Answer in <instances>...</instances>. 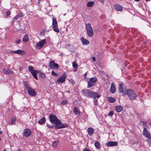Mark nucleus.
<instances>
[{
  "label": "nucleus",
  "mask_w": 151,
  "mask_h": 151,
  "mask_svg": "<svg viewBox=\"0 0 151 151\" xmlns=\"http://www.w3.org/2000/svg\"><path fill=\"white\" fill-rule=\"evenodd\" d=\"M81 92L83 95L88 98H99L101 96L98 93L93 92L90 90L87 89L82 90Z\"/></svg>",
  "instance_id": "f257e3e1"
},
{
  "label": "nucleus",
  "mask_w": 151,
  "mask_h": 151,
  "mask_svg": "<svg viewBox=\"0 0 151 151\" xmlns=\"http://www.w3.org/2000/svg\"><path fill=\"white\" fill-rule=\"evenodd\" d=\"M85 26L88 36L89 37H92L94 35V32L91 24L89 23L86 24Z\"/></svg>",
  "instance_id": "f03ea898"
},
{
  "label": "nucleus",
  "mask_w": 151,
  "mask_h": 151,
  "mask_svg": "<svg viewBox=\"0 0 151 151\" xmlns=\"http://www.w3.org/2000/svg\"><path fill=\"white\" fill-rule=\"evenodd\" d=\"M126 95L131 100L135 99L137 96V94L131 89H128L127 90Z\"/></svg>",
  "instance_id": "7ed1b4c3"
},
{
  "label": "nucleus",
  "mask_w": 151,
  "mask_h": 151,
  "mask_svg": "<svg viewBox=\"0 0 151 151\" xmlns=\"http://www.w3.org/2000/svg\"><path fill=\"white\" fill-rule=\"evenodd\" d=\"M49 119L50 121L53 124H59L60 122L56 116L51 114H49Z\"/></svg>",
  "instance_id": "20e7f679"
},
{
  "label": "nucleus",
  "mask_w": 151,
  "mask_h": 151,
  "mask_svg": "<svg viewBox=\"0 0 151 151\" xmlns=\"http://www.w3.org/2000/svg\"><path fill=\"white\" fill-rule=\"evenodd\" d=\"M52 28L53 29V31L56 32H60V30L58 29V22L56 18H53L52 19Z\"/></svg>",
  "instance_id": "39448f33"
},
{
  "label": "nucleus",
  "mask_w": 151,
  "mask_h": 151,
  "mask_svg": "<svg viewBox=\"0 0 151 151\" xmlns=\"http://www.w3.org/2000/svg\"><path fill=\"white\" fill-rule=\"evenodd\" d=\"M118 89L119 92L122 93L123 95L124 96L126 95L127 89V88L123 83H119Z\"/></svg>",
  "instance_id": "423d86ee"
},
{
  "label": "nucleus",
  "mask_w": 151,
  "mask_h": 151,
  "mask_svg": "<svg viewBox=\"0 0 151 151\" xmlns=\"http://www.w3.org/2000/svg\"><path fill=\"white\" fill-rule=\"evenodd\" d=\"M97 80V79L96 77H92L90 78L88 82V88H90L93 87L95 85Z\"/></svg>",
  "instance_id": "0eeeda50"
},
{
  "label": "nucleus",
  "mask_w": 151,
  "mask_h": 151,
  "mask_svg": "<svg viewBox=\"0 0 151 151\" xmlns=\"http://www.w3.org/2000/svg\"><path fill=\"white\" fill-rule=\"evenodd\" d=\"M28 70L31 73L34 78L36 80H38L37 73L39 72L36 70H33V67L31 66H28Z\"/></svg>",
  "instance_id": "6e6552de"
},
{
  "label": "nucleus",
  "mask_w": 151,
  "mask_h": 151,
  "mask_svg": "<svg viewBox=\"0 0 151 151\" xmlns=\"http://www.w3.org/2000/svg\"><path fill=\"white\" fill-rule=\"evenodd\" d=\"M48 66L50 69L58 70L59 68V65L56 63L54 60H51L48 63Z\"/></svg>",
  "instance_id": "1a4fd4ad"
},
{
  "label": "nucleus",
  "mask_w": 151,
  "mask_h": 151,
  "mask_svg": "<svg viewBox=\"0 0 151 151\" xmlns=\"http://www.w3.org/2000/svg\"><path fill=\"white\" fill-rule=\"evenodd\" d=\"M67 75L66 73H64L62 76L59 78L57 81V82L62 83L64 82L66 79Z\"/></svg>",
  "instance_id": "9d476101"
},
{
  "label": "nucleus",
  "mask_w": 151,
  "mask_h": 151,
  "mask_svg": "<svg viewBox=\"0 0 151 151\" xmlns=\"http://www.w3.org/2000/svg\"><path fill=\"white\" fill-rule=\"evenodd\" d=\"M142 134L145 137H147L149 139H151V134L148 131L146 128L144 127L143 128Z\"/></svg>",
  "instance_id": "9b49d317"
},
{
  "label": "nucleus",
  "mask_w": 151,
  "mask_h": 151,
  "mask_svg": "<svg viewBox=\"0 0 151 151\" xmlns=\"http://www.w3.org/2000/svg\"><path fill=\"white\" fill-rule=\"evenodd\" d=\"M27 90L29 95L31 96L34 97L37 95L35 91L31 87Z\"/></svg>",
  "instance_id": "f8f14e48"
},
{
  "label": "nucleus",
  "mask_w": 151,
  "mask_h": 151,
  "mask_svg": "<svg viewBox=\"0 0 151 151\" xmlns=\"http://www.w3.org/2000/svg\"><path fill=\"white\" fill-rule=\"evenodd\" d=\"M22 134L25 137H28L31 135V132L29 129H25L24 130Z\"/></svg>",
  "instance_id": "ddd939ff"
},
{
  "label": "nucleus",
  "mask_w": 151,
  "mask_h": 151,
  "mask_svg": "<svg viewBox=\"0 0 151 151\" xmlns=\"http://www.w3.org/2000/svg\"><path fill=\"white\" fill-rule=\"evenodd\" d=\"M55 124V128L56 129H60L64 128L67 127V125L64 124H62L60 121V122L59 124Z\"/></svg>",
  "instance_id": "4468645a"
},
{
  "label": "nucleus",
  "mask_w": 151,
  "mask_h": 151,
  "mask_svg": "<svg viewBox=\"0 0 151 151\" xmlns=\"http://www.w3.org/2000/svg\"><path fill=\"white\" fill-rule=\"evenodd\" d=\"M46 42L45 39L42 40L37 43L36 45L37 47L41 48L44 45L46 44Z\"/></svg>",
  "instance_id": "2eb2a0df"
},
{
  "label": "nucleus",
  "mask_w": 151,
  "mask_h": 151,
  "mask_svg": "<svg viewBox=\"0 0 151 151\" xmlns=\"http://www.w3.org/2000/svg\"><path fill=\"white\" fill-rule=\"evenodd\" d=\"M117 142L116 141H109L106 144V145L108 147L116 146H117Z\"/></svg>",
  "instance_id": "dca6fc26"
},
{
  "label": "nucleus",
  "mask_w": 151,
  "mask_h": 151,
  "mask_svg": "<svg viewBox=\"0 0 151 151\" xmlns=\"http://www.w3.org/2000/svg\"><path fill=\"white\" fill-rule=\"evenodd\" d=\"M10 52L11 53L17 54L20 55H22L24 54V51L20 50H17L15 51H12Z\"/></svg>",
  "instance_id": "f3484780"
},
{
  "label": "nucleus",
  "mask_w": 151,
  "mask_h": 151,
  "mask_svg": "<svg viewBox=\"0 0 151 151\" xmlns=\"http://www.w3.org/2000/svg\"><path fill=\"white\" fill-rule=\"evenodd\" d=\"M114 9L117 11H121L123 10L122 7L118 4H116L114 6Z\"/></svg>",
  "instance_id": "a211bd4d"
},
{
  "label": "nucleus",
  "mask_w": 151,
  "mask_h": 151,
  "mask_svg": "<svg viewBox=\"0 0 151 151\" xmlns=\"http://www.w3.org/2000/svg\"><path fill=\"white\" fill-rule=\"evenodd\" d=\"M87 131L88 134L89 136H91L94 133V129L91 127H88Z\"/></svg>",
  "instance_id": "6ab92c4d"
},
{
  "label": "nucleus",
  "mask_w": 151,
  "mask_h": 151,
  "mask_svg": "<svg viewBox=\"0 0 151 151\" xmlns=\"http://www.w3.org/2000/svg\"><path fill=\"white\" fill-rule=\"evenodd\" d=\"M116 89V87L114 86V83H111L110 88V92L111 93H114L115 92Z\"/></svg>",
  "instance_id": "aec40b11"
},
{
  "label": "nucleus",
  "mask_w": 151,
  "mask_h": 151,
  "mask_svg": "<svg viewBox=\"0 0 151 151\" xmlns=\"http://www.w3.org/2000/svg\"><path fill=\"white\" fill-rule=\"evenodd\" d=\"M81 40L83 44L84 45H87L89 43V42L88 40L84 38L83 37L81 38Z\"/></svg>",
  "instance_id": "412c9836"
},
{
  "label": "nucleus",
  "mask_w": 151,
  "mask_h": 151,
  "mask_svg": "<svg viewBox=\"0 0 151 151\" xmlns=\"http://www.w3.org/2000/svg\"><path fill=\"white\" fill-rule=\"evenodd\" d=\"M73 112L75 115H80L81 113L80 111L78 109L77 107H74Z\"/></svg>",
  "instance_id": "4be33fe9"
},
{
  "label": "nucleus",
  "mask_w": 151,
  "mask_h": 151,
  "mask_svg": "<svg viewBox=\"0 0 151 151\" xmlns=\"http://www.w3.org/2000/svg\"><path fill=\"white\" fill-rule=\"evenodd\" d=\"M3 72L6 74H10L13 73V72L9 69H4L3 70Z\"/></svg>",
  "instance_id": "5701e85b"
},
{
  "label": "nucleus",
  "mask_w": 151,
  "mask_h": 151,
  "mask_svg": "<svg viewBox=\"0 0 151 151\" xmlns=\"http://www.w3.org/2000/svg\"><path fill=\"white\" fill-rule=\"evenodd\" d=\"M46 122V119L45 117H44L40 119L38 121V123L41 125L44 124Z\"/></svg>",
  "instance_id": "b1692460"
},
{
  "label": "nucleus",
  "mask_w": 151,
  "mask_h": 151,
  "mask_svg": "<svg viewBox=\"0 0 151 151\" xmlns=\"http://www.w3.org/2000/svg\"><path fill=\"white\" fill-rule=\"evenodd\" d=\"M24 16V14L22 12L18 14L17 15H16L14 18V20H17L18 19L22 17H23Z\"/></svg>",
  "instance_id": "393cba45"
},
{
  "label": "nucleus",
  "mask_w": 151,
  "mask_h": 151,
  "mask_svg": "<svg viewBox=\"0 0 151 151\" xmlns=\"http://www.w3.org/2000/svg\"><path fill=\"white\" fill-rule=\"evenodd\" d=\"M115 109L117 112L118 113L120 112L122 110V108L120 106H117L115 107Z\"/></svg>",
  "instance_id": "a878e982"
},
{
  "label": "nucleus",
  "mask_w": 151,
  "mask_h": 151,
  "mask_svg": "<svg viewBox=\"0 0 151 151\" xmlns=\"http://www.w3.org/2000/svg\"><path fill=\"white\" fill-rule=\"evenodd\" d=\"M29 40L27 34H25L22 38V41L24 42H27Z\"/></svg>",
  "instance_id": "bb28decb"
},
{
  "label": "nucleus",
  "mask_w": 151,
  "mask_h": 151,
  "mask_svg": "<svg viewBox=\"0 0 151 151\" xmlns=\"http://www.w3.org/2000/svg\"><path fill=\"white\" fill-rule=\"evenodd\" d=\"M108 100L110 103H114L116 101V99L115 98L111 97H109L108 98Z\"/></svg>",
  "instance_id": "cd10ccee"
},
{
  "label": "nucleus",
  "mask_w": 151,
  "mask_h": 151,
  "mask_svg": "<svg viewBox=\"0 0 151 151\" xmlns=\"http://www.w3.org/2000/svg\"><path fill=\"white\" fill-rule=\"evenodd\" d=\"M94 4V2L93 1H90L87 2V6L88 7H92L93 6Z\"/></svg>",
  "instance_id": "c85d7f7f"
},
{
  "label": "nucleus",
  "mask_w": 151,
  "mask_h": 151,
  "mask_svg": "<svg viewBox=\"0 0 151 151\" xmlns=\"http://www.w3.org/2000/svg\"><path fill=\"white\" fill-rule=\"evenodd\" d=\"M23 83L26 89L27 90L31 87L29 86L27 83L26 81H24Z\"/></svg>",
  "instance_id": "c756f323"
},
{
  "label": "nucleus",
  "mask_w": 151,
  "mask_h": 151,
  "mask_svg": "<svg viewBox=\"0 0 151 151\" xmlns=\"http://www.w3.org/2000/svg\"><path fill=\"white\" fill-rule=\"evenodd\" d=\"M95 147L97 148L100 149L101 148L100 143L98 141H96L94 143Z\"/></svg>",
  "instance_id": "7c9ffc66"
},
{
  "label": "nucleus",
  "mask_w": 151,
  "mask_h": 151,
  "mask_svg": "<svg viewBox=\"0 0 151 151\" xmlns=\"http://www.w3.org/2000/svg\"><path fill=\"white\" fill-rule=\"evenodd\" d=\"M58 140H56L54 141L52 143V146L54 147H57L58 144Z\"/></svg>",
  "instance_id": "2f4dec72"
},
{
  "label": "nucleus",
  "mask_w": 151,
  "mask_h": 151,
  "mask_svg": "<svg viewBox=\"0 0 151 151\" xmlns=\"http://www.w3.org/2000/svg\"><path fill=\"white\" fill-rule=\"evenodd\" d=\"M72 65L73 67L75 68V69H77L78 68V64L76 63V62H73L72 63Z\"/></svg>",
  "instance_id": "473e14b6"
},
{
  "label": "nucleus",
  "mask_w": 151,
  "mask_h": 151,
  "mask_svg": "<svg viewBox=\"0 0 151 151\" xmlns=\"http://www.w3.org/2000/svg\"><path fill=\"white\" fill-rule=\"evenodd\" d=\"M11 120L12 121L11 122H9V124L10 125L14 124V123L16 121L15 116L14 118H12Z\"/></svg>",
  "instance_id": "72a5a7b5"
},
{
  "label": "nucleus",
  "mask_w": 151,
  "mask_h": 151,
  "mask_svg": "<svg viewBox=\"0 0 151 151\" xmlns=\"http://www.w3.org/2000/svg\"><path fill=\"white\" fill-rule=\"evenodd\" d=\"M40 76L43 78H46V76L43 73H40Z\"/></svg>",
  "instance_id": "f704fd0d"
},
{
  "label": "nucleus",
  "mask_w": 151,
  "mask_h": 151,
  "mask_svg": "<svg viewBox=\"0 0 151 151\" xmlns=\"http://www.w3.org/2000/svg\"><path fill=\"white\" fill-rule=\"evenodd\" d=\"M51 75L55 76H58V74L57 73H56L53 70H52Z\"/></svg>",
  "instance_id": "c9c22d12"
},
{
  "label": "nucleus",
  "mask_w": 151,
  "mask_h": 151,
  "mask_svg": "<svg viewBox=\"0 0 151 151\" xmlns=\"http://www.w3.org/2000/svg\"><path fill=\"white\" fill-rule=\"evenodd\" d=\"M114 114V112L113 111H110L108 113V115L109 116H112Z\"/></svg>",
  "instance_id": "e433bc0d"
},
{
  "label": "nucleus",
  "mask_w": 151,
  "mask_h": 151,
  "mask_svg": "<svg viewBox=\"0 0 151 151\" xmlns=\"http://www.w3.org/2000/svg\"><path fill=\"white\" fill-rule=\"evenodd\" d=\"M142 123L143 126L145 127L147 126V124L146 122L142 121Z\"/></svg>",
  "instance_id": "4c0bfd02"
},
{
  "label": "nucleus",
  "mask_w": 151,
  "mask_h": 151,
  "mask_svg": "<svg viewBox=\"0 0 151 151\" xmlns=\"http://www.w3.org/2000/svg\"><path fill=\"white\" fill-rule=\"evenodd\" d=\"M67 103V101L66 100H64L63 101L61 102V104L63 105H65Z\"/></svg>",
  "instance_id": "58836bf2"
},
{
  "label": "nucleus",
  "mask_w": 151,
  "mask_h": 151,
  "mask_svg": "<svg viewBox=\"0 0 151 151\" xmlns=\"http://www.w3.org/2000/svg\"><path fill=\"white\" fill-rule=\"evenodd\" d=\"M47 127H48V128H52L53 127V125H50L47 124Z\"/></svg>",
  "instance_id": "ea45409f"
},
{
  "label": "nucleus",
  "mask_w": 151,
  "mask_h": 151,
  "mask_svg": "<svg viewBox=\"0 0 151 151\" xmlns=\"http://www.w3.org/2000/svg\"><path fill=\"white\" fill-rule=\"evenodd\" d=\"M11 12L9 11H8L6 12V15L7 16H9L10 15Z\"/></svg>",
  "instance_id": "a19ab883"
},
{
  "label": "nucleus",
  "mask_w": 151,
  "mask_h": 151,
  "mask_svg": "<svg viewBox=\"0 0 151 151\" xmlns=\"http://www.w3.org/2000/svg\"><path fill=\"white\" fill-rule=\"evenodd\" d=\"M21 41V40L20 39H17L16 40L15 42L17 43V44H19L20 43V42Z\"/></svg>",
  "instance_id": "79ce46f5"
},
{
  "label": "nucleus",
  "mask_w": 151,
  "mask_h": 151,
  "mask_svg": "<svg viewBox=\"0 0 151 151\" xmlns=\"http://www.w3.org/2000/svg\"><path fill=\"white\" fill-rule=\"evenodd\" d=\"M96 98L93 99H94V100L95 101V104L96 105L98 104V99H96Z\"/></svg>",
  "instance_id": "37998d69"
},
{
  "label": "nucleus",
  "mask_w": 151,
  "mask_h": 151,
  "mask_svg": "<svg viewBox=\"0 0 151 151\" xmlns=\"http://www.w3.org/2000/svg\"><path fill=\"white\" fill-rule=\"evenodd\" d=\"M83 151H91L90 149L86 148H85L83 150Z\"/></svg>",
  "instance_id": "c03bdc74"
},
{
  "label": "nucleus",
  "mask_w": 151,
  "mask_h": 151,
  "mask_svg": "<svg viewBox=\"0 0 151 151\" xmlns=\"http://www.w3.org/2000/svg\"><path fill=\"white\" fill-rule=\"evenodd\" d=\"M147 141L148 142L149 145L151 146V140H147Z\"/></svg>",
  "instance_id": "a18cd8bd"
},
{
  "label": "nucleus",
  "mask_w": 151,
  "mask_h": 151,
  "mask_svg": "<svg viewBox=\"0 0 151 151\" xmlns=\"http://www.w3.org/2000/svg\"><path fill=\"white\" fill-rule=\"evenodd\" d=\"M92 58L93 61H96V58L95 57H93Z\"/></svg>",
  "instance_id": "49530a36"
},
{
  "label": "nucleus",
  "mask_w": 151,
  "mask_h": 151,
  "mask_svg": "<svg viewBox=\"0 0 151 151\" xmlns=\"http://www.w3.org/2000/svg\"><path fill=\"white\" fill-rule=\"evenodd\" d=\"M99 1L103 3L104 1V0H99Z\"/></svg>",
  "instance_id": "de8ad7c7"
},
{
  "label": "nucleus",
  "mask_w": 151,
  "mask_h": 151,
  "mask_svg": "<svg viewBox=\"0 0 151 151\" xmlns=\"http://www.w3.org/2000/svg\"><path fill=\"white\" fill-rule=\"evenodd\" d=\"M87 75V73H85L84 74V77H85V78H86V76Z\"/></svg>",
  "instance_id": "09e8293b"
},
{
  "label": "nucleus",
  "mask_w": 151,
  "mask_h": 151,
  "mask_svg": "<svg viewBox=\"0 0 151 151\" xmlns=\"http://www.w3.org/2000/svg\"><path fill=\"white\" fill-rule=\"evenodd\" d=\"M2 134V132L1 131H0V134Z\"/></svg>",
  "instance_id": "8fccbe9b"
},
{
  "label": "nucleus",
  "mask_w": 151,
  "mask_h": 151,
  "mask_svg": "<svg viewBox=\"0 0 151 151\" xmlns=\"http://www.w3.org/2000/svg\"><path fill=\"white\" fill-rule=\"evenodd\" d=\"M149 125L151 126V122H150L149 123Z\"/></svg>",
  "instance_id": "3c124183"
},
{
  "label": "nucleus",
  "mask_w": 151,
  "mask_h": 151,
  "mask_svg": "<svg viewBox=\"0 0 151 151\" xmlns=\"http://www.w3.org/2000/svg\"><path fill=\"white\" fill-rule=\"evenodd\" d=\"M110 41H107V43L108 44H109Z\"/></svg>",
  "instance_id": "603ef678"
},
{
  "label": "nucleus",
  "mask_w": 151,
  "mask_h": 151,
  "mask_svg": "<svg viewBox=\"0 0 151 151\" xmlns=\"http://www.w3.org/2000/svg\"><path fill=\"white\" fill-rule=\"evenodd\" d=\"M3 151H6V148H5L4 149V150Z\"/></svg>",
  "instance_id": "864d4df0"
},
{
  "label": "nucleus",
  "mask_w": 151,
  "mask_h": 151,
  "mask_svg": "<svg viewBox=\"0 0 151 151\" xmlns=\"http://www.w3.org/2000/svg\"><path fill=\"white\" fill-rule=\"evenodd\" d=\"M135 1H140V0H135Z\"/></svg>",
  "instance_id": "5fc2aeb1"
},
{
  "label": "nucleus",
  "mask_w": 151,
  "mask_h": 151,
  "mask_svg": "<svg viewBox=\"0 0 151 151\" xmlns=\"http://www.w3.org/2000/svg\"><path fill=\"white\" fill-rule=\"evenodd\" d=\"M67 46H70V45L69 44H68L67 45Z\"/></svg>",
  "instance_id": "6e6d98bb"
},
{
  "label": "nucleus",
  "mask_w": 151,
  "mask_h": 151,
  "mask_svg": "<svg viewBox=\"0 0 151 151\" xmlns=\"http://www.w3.org/2000/svg\"><path fill=\"white\" fill-rule=\"evenodd\" d=\"M146 1H150V0H145Z\"/></svg>",
  "instance_id": "4d7b16f0"
},
{
  "label": "nucleus",
  "mask_w": 151,
  "mask_h": 151,
  "mask_svg": "<svg viewBox=\"0 0 151 151\" xmlns=\"http://www.w3.org/2000/svg\"><path fill=\"white\" fill-rule=\"evenodd\" d=\"M18 151H20V150L19 149H18Z\"/></svg>",
  "instance_id": "13d9d810"
},
{
  "label": "nucleus",
  "mask_w": 151,
  "mask_h": 151,
  "mask_svg": "<svg viewBox=\"0 0 151 151\" xmlns=\"http://www.w3.org/2000/svg\"><path fill=\"white\" fill-rule=\"evenodd\" d=\"M1 138H0V141H1Z\"/></svg>",
  "instance_id": "bf43d9fd"
}]
</instances>
